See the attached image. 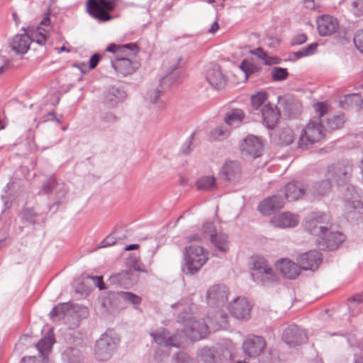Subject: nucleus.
I'll list each match as a JSON object with an SVG mask.
<instances>
[{
	"label": "nucleus",
	"instance_id": "f257e3e1",
	"mask_svg": "<svg viewBox=\"0 0 363 363\" xmlns=\"http://www.w3.org/2000/svg\"><path fill=\"white\" fill-rule=\"evenodd\" d=\"M172 307L179 310L182 309V313L178 315L177 321L184 325L182 333L192 340L204 338L209 333L211 327L218 330L227 324V315L222 312L216 313L211 318L208 315V320L201 321L190 313L183 301L172 304Z\"/></svg>",
	"mask_w": 363,
	"mask_h": 363
},
{
	"label": "nucleus",
	"instance_id": "f03ea898",
	"mask_svg": "<svg viewBox=\"0 0 363 363\" xmlns=\"http://www.w3.org/2000/svg\"><path fill=\"white\" fill-rule=\"evenodd\" d=\"M250 274L252 280L263 286H271L277 282V277L267 261L262 257L251 258Z\"/></svg>",
	"mask_w": 363,
	"mask_h": 363
},
{
	"label": "nucleus",
	"instance_id": "7ed1b4c3",
	"mask_svg": "<svg viewBox=\"0 0 363 363\" xmlns=\"http://www.w3.org/2000/svg\"><path fill=\"white\" fill-rule=\"evenodd\" d=\"M207 260V253L204 252L202 247L199 245L186 247L182 271L186 274H194L200 270Z\"/></svg>",
	"mask_w": 363,
	"mask_h": 363
},
{
	"label": "nucleus",
	"instance_id": "20e7f679",
	"mask_svg": "<svg viewBox=\"0 0 363 363\" xmlns=\"http://www.w3.org/2000/svg\"><path fill=\"white\" fill-rule=\"evenodd\" d=\"M352 164L347 160H341L328 166L325 177L337 186L346 185L352 177Z\"/></svg>",
	"mask_w": 363,
	"mask_h": 363
},
{
	"label": "nucleus",
	"instance_id": "39448f33",
	"mask_svg": "<svg viewBox=\"0 0 363 363\" xmlns=\"http://www.w3.org/2000/svg\"><path fill=\"white\" fill-rule=\"evenodd\" d=\"M119 0H87V12L100 22L112 19L109 13L116 7Z\"/></svg>",
	"mask_w": 363,
	"mask_h": 363
},
{
	"label": "nucleus",
	"instance_id": "423d86ee",
	"mask_svg": "<svg viewBox=\"0 0 363 363\" xmlns=\"http://www.w3.org/2000/svg\"><path fill=\"white\" fill-rule=\"evenodd\" d=\"M119 339L111 333H106L96 340L94 354L99 361H106L111 358L117 349Z\"/></svg>",
	"mask_w": 363,
	"mask_h": 363
},
{
	"label": "nucleus",
	"instance_id": "0eeeda50",
	"mask_svg": "<svg viewBox=\"0 0 363 363\" xmlns=\"http://www.w3.org/2000/svg\"><path fill=\"white\" fill-rule=\"evenodd\" d=\"M330 225V216L325 213H311L306 218L305 220L306 230L318 238L321 235H325V231Z\"/></svg>",
	"mask_w": 363,
	"mask_h": 363
},
{
	"label": "nucleus",
	"instance_id": "6e6552de",
	"mask_svg": "<svg viewBox=\"0 0 363 363\" xmlns=\"http://www.w3.org/2000/svg\"><path fill=\"white\" fill-rule=\"evenodd\" d=\"M314 108L318 116L311 118L303 128L318 143L325 137L324 127L320 118L326 113L327 106L324 102H318L314 105Z\"/></svg>",
	"mask_w": 363,
	"mask_h": 363
},
{
	"label": "nucleus",
	"instance_id": "1a4fd4ad",
	"mask_svg": "<svg viewBox=\"0 0 363 363\" xmlns=\"http://www.w3.org/2000/svg\"><path fill=\"white\" fill-rule=\"evenodd\" d=\"M131 56H133V55H130L126 52L111 61L113 68L118 74L125 77L133 74L139 67V62L136 60H133L130 58Z\"/></svg>",
	"mask_w": 363,
	"mask_h": 363
},
{
	"label": "nucleus",
	"instance_id": "9d476101",
	"mask_svg": "<svg viewBox=\"0 0 363 363\" xmlns=\"http://www.w3.org/2000/svg\"><path fill=\"white\" fill-rule=\"evenodd\" d=\"M203 228L208 229V235L215 249L222 253H226L230 246L228 235L221 232H216L213 223L211 222H205L203 223Z\"/></svg>",
	"mask_w": 363,
	"mask_h": 363
},
{
	"label": "nucleus",
	"instance_id": "9b49d317",
	"mask_svg": "<svg viewBox=\"0 0 363 363\" xmlns=\"http://www.w3.org/2000/svg\"><path fill=\"white\" fill-rule=\"evenodd\" d=\"M229 291L223 284H214L206 292V299L208 305L212 306H222L228 301Z\"/></svg>",
	"mask_w": 363,
	"mask_h": 363
},
{
	"label": "nucleus",
	"instance_id": "f8f14e48",
	"mask_svg": "<svg viewBox=\"0 0 363 363\" xmlns=\"http://www.w3.org/2000/svg\"><path fill=\"white\" fill-rule=\"evenodd\" d=\"M345 240V235L340 232L325 231V235H321L316 240L318 247L323 250L336 249Z\"/></svg>",
	"mask_w": 363,
	"mask_h": 363
},
{
	"label": "nucleus",
	"instance_id": "ddd939ff",
	"mask_svg": "<svg viewBox=\"0 0 363 363\" xmlns=\"http://www.w3.org/2000/svg\"><path fill=\"white\" fill-rule=\"evenodd\" d=\"M150 335L158 345L166 347H180L182 337L179 330L177 331V334L171 335L164 328H160L152 332Z\"/></svg>",
	"mask_w": 363,
	"mask_h": 363
},
{
	"label": "nucleus",
	"instance_id": "4468645a",
	"mask_svg": "<svg viewBox=\"0 0 363 363\" xmlns=\"http://www.w3.org/2000/svg\"><path fill=\"white\" fill-rule=\"evenodd\" d=\"M266 347L265 340L260 336L250 335L242 343V350L245 355L254 357L259 355Z\"/></svg>",
	"mask_w": 363,
	"mask_h": 363
},
{
	"label": "nucleus",
	"instance_id": "2eb2a0df",
	"mask_svg": "<svg viewBox=\"0 0 363 363\" xmlns=\"http://www.w3.org/2000/svg\"><path fill=\"white\" fill-rule=\"evenodd\" d=\"M42 189L45 194H53L57 204L62 201L69 191V189L65 183L57 182L52 177L43 184Z\"/></svg>",
	"mask_w": 363,
	"mask_h": 363
},
{
	"label": "nucleus",
	"instance_id": "dca6fc26",
	"mask_svg": "<svg viewBox=\"0 0 363 363\" xmlns=\"http://www.w3.org/2000/svg\"><path fill=\"white\" fill-rule=\"evenodd\" d=\"M228 310L235 318L244 320L249 318L251 306L245 298L238 297L229 304Z\"/></svg>",
	"mask_w": 363,
	"mask_h": 363
},
{
	"label": "nucleus",
	"instance_id": "f3484780",
	"mask_svg": "<svg viewBox=\"0 0 363 363\" xmlns=\"http://www.w3.org/2000/svg\"><path fill=\"white\" fill-rule=\"evenodd\" d=\"M242 155L256 158L261 155L262 143L259 138L255 135L247 136L240 144Z\"/></svg>",
	"mask_w": 363,
	"mask_h": 363
},
{
	"label": "nucleus",
	"instance_id": "a211bd4d",
	"mask_svg": "<svg viewBox=\"0 0 363 363\" xmlns=\"http://www.w3.org/2000/svg\"><path fill=\"white\" fill-rule=\"evenodd\" d=\"M282 340L290 347H294L307 340L306 332L296 325L286 328L282 335Z\"/></svg>",
	"mask_w": 363,
	"mask_h": 363
},
{
	"label": "nucleus",
	"instance_id": "6ab92c4d",
	"mask_svg": "<svg viewBox=\"0 0 363 363\" xmlns=\"http://www.w3.org/2000/svg\"><path fill=\"white\" fill-rule=\"evenodd\" d=\"M297 260L301 269L314 271L322 262L321 254L317 250H311L301 254Z\"/></svg>",
	"mask_w": 363,
	"mask_h": 363
},
{
	"label": "nucleus",
	"instance_id": "aec40b11",
	"mask_svg": "<svg viewBox=\"0 0 363 363\" xmlns=\"http://www.w3.org/2000/svg\"><path fill=\"white\" fill-rule=\"evenodd\" d=\"M284 199L279 195H274L264 199L259 203L257 209L259 213L264 216H269L275 211L279 210L284 207Z\"/></svg>",
	"mask_w": 363,
	"mask_h": 363
},
{
	"label": "nucleus",
	"instance_id": "412c9836",
	"mask_svg": "<svg viewBox=\"0 0 363 363\" xmlns=\"http://www.w3.org/2000/svg\"><path fill=\"white\" fill-rule=\"evenodd\" d=\"M206 79L215 89H221L226 84L227 79L218 65H213L206 71Z\"/></svg>",
	"mask_w": 363,
	"mask_h": 363
},
{
	"label": "nucleus",
	"instance_id": "4be33fe9",
	"mask_svg": "<svg viewBox=\"0 0 363 363\" xmlns=\"http://www.w3.org/2000/svg\"><path fill=\"white\" fill-rule=\"evenodd\" d=\"M337 20L329 15H323L317 19V28L321 36L330 35L337 30Z\"/></svg>",
	"mask_w": 363,
	"mask_h": 363
},
{
	"label": "nucleus",
	"instance_id": "5701e85b",
	"mask_svg": "<svg viewBox=\"0 0 363 363\" xmlns=\"http://www.w3.org/2000/svg\"><path fill=\"white\" fill-rule=\"evenodd\" d=\"M127 96L125 90L119 86H113L104 94V105L108 108H115L125 101Z\"/></svg>",
	"mask_w": 363,
	"mask_h": 363
},
{
	"label": "nucleus",
	"instance_id": "b1692460",
	"mask_svg": "<svg viewBox=\"0 0 363 363\" xmlns=\"http://www.w3.org/2000/svg\"><path fill=\"white\" fill-rule=\"evenodd\" d=\"M276 267L285 278L294 279L300 274L301 266L299 267L295 262L288 258H283L279 260L276 264Z\"/></svg>",
	"mask_w": 363,
	"mask_h": 363
},
{
	"label": "nucleus",
	"instance_id": "393cba45",
	"mask_svg": "<svg viewBox=\"0 0 363 363\" xmlns=\"http://www.w3.org/2000/svg\"><path fill=\"white\" fill-rule=\"evenodd\" d=\"M220 176L226 181L236 182L241 177L240 164L235 161L226 162L220 171Z\"/></svg>",
	"mask_w": 363,
	"mask_h": 363
},
{
	"label": "nucleus",
	"instance_id": "a878e982",
	"mask_svg": "<svg viewBox=\"0 0 363 363\" xmlns=\"http://www.w3.org/2000/svg\"><path fill=\"white\" fill-rule=\"evenodd\" d=\"M299 223L298 216L289 212H284L274 216L271 219V223L278 228H294Z\"/></svg>",
	"mask_w": 363,
	"mask_h": 363
},
{
	"label": "nucleus",
	"instance_id": "bb28decb",
	"mask_svg": "<svg viewBox=\"0 0 363 363\" xmlns=\"http://www.w3.org/2000/svg\"><path fill=\"white\" fill-rule=\"evenodd\" d=\"M264 123L269 129H272L280 118V112L277 107L272 104L267 103L261 109Z\"/></svg>",
	"mask_w": 363,
	"mask_h": 363
},
{
	"label": "nucleus",
	"instance_id": "cd10ccee",
	"mask_svg": "<svg viewBox=\"0 0 363 363\" xmlns=\"http://www.w3.org/2000/svg\"><path fill=\"white\" fill-rule=\"evenodd\" d=\"M33 41L36 42V39H31L26 33L19 34L12 38L10 46L16 54L23 55L27 52Z\"/></svg>",
	"mask_w": 363,
	"mask_h": 363
},
{
	"label": "nucleus",
	"instance_id": "c85d7f7f",
	"mask_svg": "<svg viewBox=\"0 0 363 363\" xmlns=\"http://www.w3.org/2000/svg\"><path fill=\"white\" fill-rule=\"evenodd\" d=\"M61 356L63 363H82L84 359L82 347L77 345L67 347Z\"/></svg>",
	"mask_w": 363,
	"mask_h": 363
},
{
	"label": "nucleus",
	"instance_id": "c756f323",
	"mask_svg": "<svg viewBox=\"0 0 363 363\" xmlns=\"http://www.w3.org/2000/svg\"><path fill=\"white\" fill-rule=\"evenodd\" d=\"M281 191L287 201H293L299 199L305 194L306 188L301 182H289Z\"/></svg>",
	"mask_w": 363,
	"mask_h": 363
},
{
	"label": "nucleus",
	"instance_id": "7c9ffc66",
	"mask_svg": "<svg viewBox=\"0 0 363 363\" xmlns=\"http://www.w3.org/2000/svg\"><path fill=\"white\" fill-rule=\"evenodd\" d=\"M198 363H223L220 353L216 350L205 347L197 352Z\"/></svg>",
	"mask_w": 363,
	"mask_h": 363
},
{
	"label": "nucleus",
	"instance_id": "2f4dec72",
	"mask_svg": "<svg viewBox=\"0 0 363 363\" xmlns=\"http://www.w3.org/2000/svg\"><path fill=\"white\" fill-rule=\"evenodd\" d=\"M138 47L135 43H128L125 45H115L111 44L108 45L106 50L108 52L116 53V57H121L122 55L131 52L133 55H135L138 52Z\"/></svg>",
	"mask_w": 363,
	"mask_h": 363
},
{
	"label": "nucleus",
	"instance_id": "473e14b6",
	"mask_svg": "<svg viewBox=\"0 0 363 363\" xmlns=\"http://www.w3.org/2000/svg\"><path fill=\"white\" fill-rule=\"evenodd\" d=\"M55 339L52 334L49 333L47 336L43 337L37 344L36 348L39 352L40 357L44 358L45 356L51 350Z\"/></svg>",
	"mask_w": 363,
	"mask_h": 363
},
{
	"label": "nucleus",
	"instance_id": "72a5a7b5",
	"mask_svg": "<svg viewBox=\"0 0 363 363\" xmlns=\"http://www.w3.org/2000/svg\"><path fill=\"white\" fill-rule=\"evenodd\" d=\"M317 142L311 137L304 128H302L299 133L297 145L299 149L307 150L311 147Z\"/></svg>",
	"mask_w": 363,
	"mask_h": 363
},
{
	"label": "nucleus",
	"instance_id": "f704fd0d",
	"mask_svg": "<svg viewBox=\"0 0 363 363\" xmlns=\"http://www.w3.org/2000/svg\"><path fill=\"white\" fill-rule=\"evenodd\" d=\"M244 116L245 115L242 110L234 109L226 116L225 121L229 126L235 128L240 125Z\"/></svg>",
	"mask_w": 363,
	"mask_h": 363
},
{
	"label": "nucleus",
	"instance_id": "c9c22d12",
	"mask_svg": "<svg viewBox=\"0 0 363 363\" xmlns=\"http://www.w3.org/2000/svg\"><path fill=\"white\" fill-rule=\"evenodd\" d=\"M50 23V12H48L45 14V16L43 18V19L40 22V26H45L47 27V28H42L40 27L38 28V32L39 34V36L36 38V43L39 45H43L46 41V33L49 32V26Z\"/></svg>",
	"mask_w": 363,
	"mask_h": 363
},
{
	"label": "nucleus",
	"instance_id": "e433bc0d",
	"mask_svg": "<svg viewBox=\"0 0 363 363\" xmlns=\"http://www.w3.org/2000/svg\"><path fill=\"white\" fill-rule=\"evenodd\" d=\"M333 182L330 179L326 178L324 180L315 183L313 187V194L317 196H322L330 192Z\"/></svg>",
	"mask_w": 363,
	"mask_h": 363
},
{
	"label": "nucleus",
	"instance_id": "4c0bfd02",
	"mask_svg": "<svg viewBox=\"0 0 363 363\" xmlns=\"http://www.w3.org/2000/svg\"><path fill=\"white\" fill-rule=\"evenodd\" d=\"M70 311L68 303H61L54 307L50 313V317L54 320L63 318Z\"/></svg>",
	"mask_w": 363,
	"mask_h": 363
},
{
	"label": "nucleus",
	"instance_id": "58836bf2",
	"mask_svg": "<svg viewBox=\"0 0 363 363\" xmlns=\"http://www.w3.org/2000/svg\"><path fill=\"white\" fill-rule=\"evenodd\" d=\"M215 177L206 176L199 179L196 182L197 189L201 191L212 190L215 188Z\"/></svg>",
	"mask_w": 363,
	"mask_h": 363
},
{
	"label": "nucleus",
	"instance_id": "ea45409f",
	"mask_svg": "<svg viewBox=\"0 0 363 363\" xmlns=\"http://www.w3.org/2000/svg\"><path fill=\"white\" fill-rule=\"evenodd\" d=\"M250 53L264 60V63L266 65H275L279 63L280 62V59L276 57L268 56L267 52H264V50L261 48L251 50Z\"/></svg>",
	"mask_w": 363,
	"mask_h": 363
},
{
	"label": "nucleus",
	"instance_id": "a19ab883",
	"mask_svg": "<svg viewBox=\"0 0 363 363\" xmlns=\"http://www.w3.org/2000/svg\"><path fill=\"white\" fill-rule=\"evenodd\" d=\"M117 298L133 304L135 307L141 303V298L133 293L121 291L116 294Z\"/></svg>",
	"mask_w": 363,
	"mask_h": 363
},
{
	"label": "nucleus",
	"instance_id": "79ce46f5",
	"mask_svg": "<svg viewBox=\"0 0 363 363\" xmlns=\"http://www.w3.org/2000/svg\"><path fill=\"white\" fill-rule=\"evenodd\" d=\"M343 103L345 104L347 107H354L359 110L362 106L363 99L358 94H352L345 96Z\"/></svg>",
	"mask_w": 363,
	"mask_h": 363
},
{
	"label": "nucleus",
	"instance_id": "37998d69",
	"mask_svg": "<svg viewBox=\"0 0 363 363\" xmlns=\"http://www.w3.org/2000/svg\"><path fill=\"white\" fill-rule=\"evenodd\" d=\"M267 94L265 92H257L251 96V106L255 110H260L266 104Z\"/></svg>",
	"mask_w": 363,
	"mask_h": 363
},
{
	"label": "nucleus",
	"instance_id": "c03bdc74",
	"mask_svg": "<svg viewBox=\"0 0 363 363\" xmlns=\"http://www.w3.org/2000/svg\"><path fill=\"white\" fill-rule=\"evenodd\" d=\"M99 121L103 124L110 126L118 122V117L113 111H101L99 115Z\"/></svg>",
	"mask_w": 363,
	"mask_h": 363
},
{
	"label": "nucleus",
	"instance_id": "a18cd8bd",
	"mask_svg": "<svg viewBox=\"0 0 363 363\" xmlns=\"http://www.w3.org/2000/svg\"><path fill=\"white\" fill-rule=\"evenodd\" d=\"M280 143L283 145H289L294 140V135L291 128H286L281 130L279 134Z\"/></svg>",
	"mask_w": 363,
	"mask_h": 363
},
{
	"label": "nucleus",
	"instance_id": "49530a36",
	"mask_svg": "<svg viewBox=\"0 0 363 363\" xmlns=\"http://www.w3.org/2000/svg\"><path fill=\"white\" fill-rule=\"evenodd\" d=\"M318 44L311 43L308 46L303 48L301 50L294 52V55L297 58H301L314 54L317 50Z\"/></svg>",
	"mask_w": 363,
	"mask_h": 363
},
{
	"label": "nucleus",
	"instance_id": "de8ad7c7",
	"mask_svg": "<svg viewBox=\"0 0 363 363\" xmlns=\"http://www.w3.org/2000/svg\"><path fill=\"white\" fill-rule=\"evenodd\" d=\"M229 135L228 130L224 126H217L211 132V137L214 140H221Z\"/></svg>",
	"mask_w": 363,
	"mask_h": 363
},
{
	"label": "nucleus",
	"instance_id": "09e8293b",
	"mask_svg": "<svg viewBox=\"0 0 363 363\" xmlns=\"http://www.w3.org/2000/svg\"><path fill=\"white\" fill-rule=\"evenodd\" d=\"M162 92V89L160 87L150 89L145 95V99L151 104H155L160 99Z\"/></svg>",
	"mask_w": 363,
	"mask_h": 363
},
{
	"label": "nucleus",
	"instance_id": "8fccbe9b",
	"mask_svg": "<svg viewBox=\"0 0 363 363\" xmlns=\"http://www.w3.org/2000/svg\"><path fill=\"white\" fill-rule=\"evenodd\" d=\"M288 76L286 69L282 67H274L272 70V77L274 81H282Z\"/></svg>",
	"mask_w": 363,
	"mask_h": 363
},
{
	"label": "nucleus",
	"instance_id": "3c124183",
	"mask_svg": "<svg viewBox=\"0 0 363 363\" xmlns=\"http://www.w3.org/2000/svg\"><path fill=\"white\" fill-rule=\"evenodd\" d=\"M240 68L245 73L246 77L255 72L257 69V67L247 60H242Z\"/></svg>",
	"mask_w": 363,
	"mask_h": 363
},
{
	"label": "nucleus",
	"instance_id": "603ef678",
	"mask_svg": "<svg viewBox=\"0 0 363 363\" xmlns=\"http://www.w3.org/2000/svg\"><path fill=\"white\" fill-rule=\"evenodd\" d=\"M206 230L205 231V229L203 228V225H202L201 231L200 233H196L191 234L186 237V240L188 242H200L203 238H206L208 235V229L206 228Z\"/></svg>",
	"mask_w": 363,
	"mask_h": 363
},
{
	"label": "nucleus",
	"instance_id": "864d4df0",
	"mask_svg": "<svg viewBox=\"0 0 363 363\" xmlns=\"http://www.w3.org/2000/svg\"><path fill=\"white\" fill-rule=\"evenodd\" d=\"M344 123V118L342 116H335L328 120V125L330 129H337Z\"/></svg>",
	"mask_w": 363,
	"mask_h": 363
},
{
	"label": "nucleus",
	"instance_id": "5fc2aeb1",
	"mask_svg": "<svg viewBox=\"0 0 363 363\" xmlns=\"http://www.w3.org/2000/svg\"><path fill=\"white\" fill-rule=\"evenodd\" d=\"M351 11L356 16H363V0H354L351 5Z\"/></svg>",
	"mask_w": 363,
	"mask_h": 363
},
{
	"label": "nucleus",
	"instance_id": "6e6d98bb",
	"mask_svg": "<svg viewBox=\"0 0 363 363\" xmlns=\"http://www.w3.org/2000/svg\"><path fill=\"white\" fill-rule=\"evenodd\" d=\"M353 41L357 49L363 52V30H359L355 33Z\"/></svg>",
	"mask_w": 363,
	"mask_h": 363
},
{
	"label": "nucleus",
	"instance_id": "4d7b16f0",
	"mask_svg": "<svg viewBox=\"0 0 363 363\" xmlns=\"http://www.w3.org/2000/svg\"><path fill=\"white\" fill-rule=\"evenodd\" d=\"M174 363H195L186 353L179 352L174 359Z\"/></svg>",
	"mask_w": 363,
	"mask_h": 363
},
{
	"label": "nucleus",
	"instance_id": "13d9d810",
	"mask_svg": "<svg viewBox=\"0 0 363 363\" xmlns=\"http://www.w3.org/2000/svg\"><path fill=\"white\" fill-rule=\"evenodd\" d=\"M116 242V239L112 235H108L99 244L98 248L110 247Z\"/></svg>",
	"mask_w": 363,
	"mask_h": 363
},
{
	"label": "nucleus",
	"instance_id": "bf43d9fd",
	"mask_svg": "<svg viewBox=\"0 0 363 363\" xmlns=\"http://www.w3.org/2000/svg\"><path fill=\"white\" fill-rule=\"evenodd\" d=\"M307 40V37L305 34H298L294 36L291 42V45H298L304 43Z\"/></svg>",
	"mask_w": 363,
	"mask_h": 363
},
{
	"label": "nucleus",
	"instance_id": "052dcab7",
	"mask_svg": "<svg viewBox=\"0 0 363 363\" xmlns=\"http://www.w3.org/2000/svg\"><path fill=\"white\" fill-rule=\"evenodd\" d=\"M320 0H305L304 6L305 8L314 10L320 6Z\"/></svg>",
	"mask_w": 363,
	"mask_h": 363
},
{
	"label": "nucleus",
	"instance_id": "680f3d73",
	"mask_svg": "<svg viewBox=\"0 0 363 363\" xmlns=\"http://www.w3.org/2000/svg\"><path fill=\"white\" fill-rule=\"evenodd\" d=\"M101 59V57L99 54H94L92 55L89 60V68L94 69L98 65L99 60Z\"/></svg>",
	"mask_w": 363,
	"mask_h": 363
},
{
	"label": "nucleus",
	"instance_id": "e2e57ef3",
	"mask_svg": "<svg viewBox=\"0 0 363 363\" xmlns=\"http://www.w3.org/2000/svg\"><path fill=\"white\" fill-rule=\"evenodd\" d=\"M90 278H91L94 280L96 286L99 287L100 290L105 289V284L103 281L101 277H91Z\"/></svg>",
	"mask_w": 363,
	"mask_h": 363
},
{
	"label": "nucleus",
	"instance_id": "0e129e2a",
	"mask_svg": "<svg viewBox=\"0 0 363 363\" xmlns=\"http://www.w3.org/2000/svg\"><path fill=\"white\" fill-rule=\"evenodd\" d=\"M350 302H356L357 303H360L363 301V291L359 294L355 295L354 296L350 298L349 299Z\"/></svg>",
	"mask_w": 363,
	"mask_h": 363
},
{
	"label": "nucleus",
	"instance_id": "69168bd1",
	"mask_svg": "<svg viewBox=\"0 0 363 363\" xmlns=\"http://www.w3.org/2000/svg\"><path fill=\"white\" fill-rule=\"evenodd\" d=\"M219 28V25L218 23V22H214L211 28L208 30V33H211V34H214Z\"/></svg>",
	"mask_w": 363,
	"mask_h": 363
},
{
	"label": "nucleus",
	"instance_id": "338daca9",
	"mask_svg": "<svg viewBox=\"0 0 363 363\" xmlns=\"http://www.w3.org/2000/svg\"><path fill=\"white\" fill-rule=\"evenodd\" d=\"M354 363H363V355L362 354H356L354 357Z\"/></svg>",
	"mask_w": 363,
	"mask_h": 363
},
{
	"label": "nucleus",
	"instance_id": "774afa93",
	"mask_svg": "<svg viewBox=\"0 0 363 363\" xmlns=\"http://www.w3.org/2000/svg\"><path fill=\"white\" fill-rule=\"evenodd\" d=\"M138 248V245H137V244H132V245H127L125 247V250L126 251L133 250H136Z\"/></svg>",
	"mask_w": 363,
	"mask_h": 363
}]
</instances>
